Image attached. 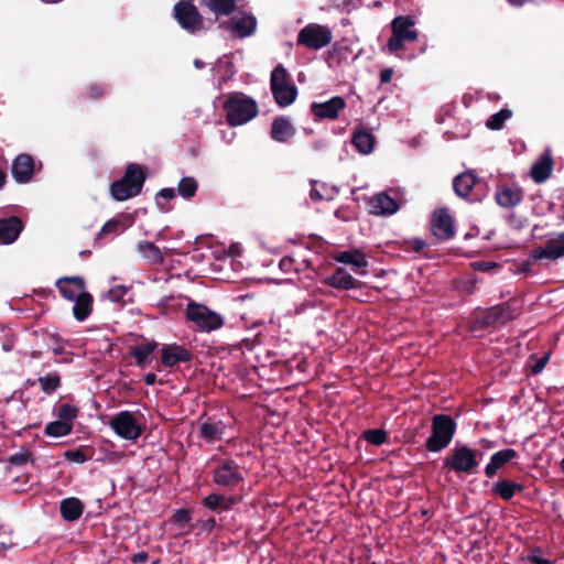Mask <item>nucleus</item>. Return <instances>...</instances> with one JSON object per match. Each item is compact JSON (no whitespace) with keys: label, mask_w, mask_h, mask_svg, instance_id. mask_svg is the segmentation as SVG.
Returning <instances> with one entry per match:
<instances>
[{"label":"nucleus","mask_w":564,"mask_h":564,"mask_svg":"<svg viewBox=\"0 0 564 564\" xmlns=\"http://www.w3.org/2000/svg\"><path fill=\"white\" fill-rule=\"evenodd\" d=\"M279 267L284 273L297 271V269L294 268V259L291 257H283L280 260Z\"/></svg>","instance_id":"nucleus-52"},{"label":"nucleus","mask_w":564,"mask_h":564,"mask_svg":"<svg viewBox=\"0 0 564 564\" xmlns=\"http://www.w3.org/2000/svg\"><path fill=\"white\" fill-rule=\"evenodd\" d=\"M564 256V232L556 238L549 239L542 246L531 250L530 258L533 260H555Z\"/></svg>","instance_id":"nucleus-15"},{"label":"nucleus","mask_w":564,"mask_h":564,"mask_svg":"<svg viewBox=\"0 0 564 564\" xmlns=\"http://www.w3.org/2000/svg\"><path fill=\"white\" fill-rule=\"evenodd\" d=\"M197 188V181L192 176L183 177L177 185L178 194L185 199H189L195 196Z\"/></svg>","instance_id":"nucleus-42"},{"label":"nucleus","mask_w":564,"mask_h":564,"mask_svg":"<svg viewBox=\"0 0 564 564\" xmlns=\"http://www.w3.org/2000/svg\"><path fill=\"white\" fill-rule=\"evenodd\" d=\"M56 286L63 297L74 301L80 292H84L85 281L80 276H64L57 280Z\"/></svg>","instance_id":"nucleus-27"},{"label":"nucleus","mask_w":564,"mask_h":564,"mask_svg":"<svg viewBox=\"0 0 564 564\" xmlns=\"http://www.w3.org/2000/svg\"><path fill=\"white\" fill-rule=\"evenodd\" d=\"M242 497L240 496H225L220 494H209L202 500V505L214 512L229 511L234 506L241 502Z\"/></svg>","instance_id":"nucleus-22"},{"label":"nucleus","mask_w":564,"mask_h":564,"mask_svg":"<svg viewBox=\"0 0 564 564\" xmlns=\"http://www.w3.org/2000/svg\"><path fill=\"white\" fill-rule=\"evenodd\" d=\"M333 40L332 31L321 24L310 23L297 34V44L310 50H321L327 46Z\"/></svg>","instance_id":"nucleus-10"},{"label":"nucleus","mask_w":564,"mask_h":564,"mask_svg":"<svg viewBox=\"0 0 564 564\" xmlns=\"http://www.w3.org/2000/svg\"><path fill=\"white\" fill-rule=\"evenodd\" d=\"M159 344L155 340L145 344L135 345L130 348V355L135 359V365L144 368L149 361L150 355L158 348Z\"/></svg>","instance_id":"nucleus-36"},{"label":"nucleus","mask_w":564,"mask_h":564,"mask_svg":"<svg viewBox=\"0 0 564 564\" xmlns=\"http://www.w3.org/2000/svg\"><path fill=\"white\" fill-rule=\"evenodd\" d=\"M23 230V223L18 216L0 218V243L14 242Z\"/></svg>","instance_id":"nucleus-25"},{"label":"nucleus","mask_w":564,"mask_h":564,"mask_svg":"<svg viewBox=\"0 0 564 564\" xmlns=\"http://www.w3.org/2000/svg\"><path fill=\"white\" fill-rule=\"evenodd\" d=\"M240 0H205L206 7L216 15H230Z\"/></svg>","instance_id":"nucleus-38"},{"label":"nucleus","mask_w":564,"mask_h":564,"mask_svg":"<svg viewBox=\"0 0 564 564\" xmlns=\"http://www.w3.org/2000/svg\"><path fill=\"white\" fill-rule=\"evenodd\" d=\"M415 20L411 15H398L391 21L392 35L387 46L390 53H397L404 47V42H415L419 33L413 29Z\"/></svg>","instance_id":"nucleus-8"},{"label":"nucleus","mask_w":564,"mask_h":564,"mask_svg":"<svg viewBox=\"0 0 564 564\" xmlns=\"http://www.w3.org/2000/svg\"><path fill=\"white\" fill-rule=\"evenodd\" d=\"M73 431V423L62 420L53 421L46 424L44 433L52 437H62L68 435Z\"/></svg>","instance_id":"nucleus-40"},{"label":"nucleus","mask_w":564,"mask_h":564,"mask_svg":"<svg viewBox=\"0 0 564 564\" xmlns=\"http://www.w3.org/2000/svg\"><path fill=\"white\" fill-rule=\"evenodd\" d=\"M346 107V101L341 96H334L324 102H313L311 105V112L317 119L336 120L339 112Z\"/></svg>","instance_id":"nucleus-17"},{"label":"nucleus","mask_w":564,"mask_h":564,"mask_svg":"<svg viewBox=\"0 0 564 564\" xmlns=\"http://www.w3.org/2000/svg\"><path fill=\"white\" fill-rule=\"evenodd\" d=\"M316 182H313L312 188L310 191V197L313 202L319 203L324 199L322 193L315 187Z\"/></svg>","instance_id":"nucleus-54"},{"label":"nucleus","mask_w":564,"mask_h":564,"mask_svg":"<svg viewBox=\"0 0 564 564\" xmlns=\"http://www.w3.org/2000/svg\"><path fill=\"white\" fill-rule=\"evenodd\" d=\"M140 253L152 264H161L164 261V257L153 242L142 241L138 245Z\"/></svg>","instance_id":"nucleus-39"},{"label":"nucleus","mask_w":564,"mask_h":564,"mask_svg":"<svg viewBox=\"0 0 564 564\" xmlns=\"http://www.w3.org/2000/svg\"><path fill=\"white\" fill-rule=\"evenodd\" d=\"M475 454H476L475 458H476V460L478 463V467H479L480 466V460H481V458L484 456V453L481 451H479V449H475Z\"/></svg>","instance_id":"nucleus-63"},{"label":"nucleus","mask_w":564,"mask_h":564,"mask_svg":"<svg viewBox=\"0 0 564 564\" xmlns=\"http://www.w3.org/2000/svg\"><path fill=\"white\" fill-rule=\"evenodd\" d=\"M334 260L339 263L351 265L354 272L357 274L364 275L367 273L366 268L368 267V261L366 254L357 248L335 253Z\"/></svg>","instance_id":"nucleus-21"},{"label":"nucleus","mask_w":564,"mask_h":564,"mask_svg":"<svg viewBox=\"0 0 564 564\" xmlns=\"http://www.w3.org/2000/svg\"><path fill=\"white\" fill-rule=\"evenodd\" d=\"M191 520L192 516L189 510L184 508L176 510L175 513L173 514V521L181 527L189 523Z\"/></svg>","instance_id":"nucleus-50"},{"label":"nucleus","mask_w":564,"mask_h":564,"mask_svg":"<svg viewBox=\"0 0 564 564\" xmlns=\"http://www.w3.org/2000/svg\"><path fill=\"white\" fill-rule=\"evenodd\" d=\"M107 86L99 83H93L86 87V96L91 100H98L107 94Z\"/></svg>","instance_id":"nucleus-46"},{"label":"nucleus","mask_w":564,"mask_h":564,"mask_svg":"<svg viewBox=\"0 0 564 564\" xmlns=\"http://www.w3.org/2000/svg\"><path fill=\"white\" fill-rule=\"evenodd\" d=\"M549 361V355H544L541 358L535 359V362L531 366V372L536 375L541 372Z\"/></svg>","instance_id":"nucleus-53"},{"label":"nucleus","mask_w":564,"mask_h":564,"mask_svg":"<svg viewBox=\"0 0 564 564\" xmlns=\"http://www.w3.org/2000/svg\"><path fill=\"white\" fill-rule=\"evenodd\" d=\"M518 456V452L513 448H505L496 452L491 455L489 463L485 467L486 477L494 478L501 468Z\"/></svg>","instance_id":"nucleus-24"},{"label":"nucleus","mask_w":564,"mask_h":564,"mask_svg":"<svg viewBox=\"0 0 564 564\" xmlns=\"http://www.w3.org/2000/svg\"><path fill=\"white\" fill-rule=\"evenodd\" d=\"M323 283L327 286L348 291L356 290L362 286V282L355 279L346 269L337 267L334 272L323 280Z\"/></svg>","instance_id":"nucleus-20"},{"label":"nucleus","mask_w":564,"mask_h":564,"mask_svg":"<svg viewBox=\"0 0 564 564\" xmlns=\"http://www.w3.org/2000/svg\"><path fill=\"white\" fill-rule=\"evenodd\" d=\"M35 173L34 159L26 153L19 154L11 164V174L19 184H26L32 181Z\"/></svg>","instance_id":"nucleus-16"},{"label":"nucleus","mask_w":564,"mask_h":564,"mask_svg":"<svg viewBox=\"0 0 564 564\" xmlns=\"http://www.w3.org/2000/svg\"><path fill=\"white\" fill-rule=\"evenodd\" d=\"M48 337V345H52V350L55 356H59L64 354V346L63 344L65 340L58 336L57 334H47Z\"/></svg>","instance_id":"nucleus-47"},{"label":"nucleus","mask_w":564,"mask_h":564,"mask_svg":"<svg viewBox=\"0 0 564 564\" xmlns=\"http://www.w3.org/2000/svg\"><path fill=\"white\" fill-rule=\"evenodd\" d=\"M404 250H412L415 253H420L423 251V249L426 247V242L421 238H413L410 240H405L404 242Z\"/></svg>","instance_id":"nucleus-48"},{"label":"nucleus","mask_w":564,"mask_h":564,"mask_svg":"<svg viewBox=\"0 0 564 564\" xmlns=\"http://www.w3.org/2000/svg\"><path fill=\"white\" fill-rule=\"evenodd\" d=\"M370 213L378 216L393 215L399 209L398 202L387 193L375 195L369 200Z\"/></svg>","instance_id":"nucleus-26"},{"label":"nucleus","mask_w":564,"mask_h":564,"mask_svg":"<svg viewBox=\"0 0 564 564\" xmlns=\"http://www.w3.org/2000/svg\"><path fill=\"white\" fill-rule=\"evenodd\" d=\"M186 318L205 332L216 330L224 325V318L219 314L195 302L187 304Z\"/></svg>","instance_id":"nucleus-9"},{"label":"nucleus","mask_w":564,"mask_h":564,"mask_svg":"<svg viewBox=\"0 0 564 564\" xmlns=\"http://www.w3.org/2000/svg\"><path fill=\"white\" fill-rule=\"evenodd\" d=\"M8 175L7 173L0 167V191L7 184Z\"/></svg>","instance_id":"nucleus-61"},{"label":"nucleus","mask_w":564,"mask_h":564,"mask_svg":"<svg viewBox=\"0 0 564 564\" xmlns=\"http://www.w3.org/2000/svg\"><path fill=\"white\" fill-rule=\"evenodd\" d=\"M351 142L360 153L369 154L375 148L376 138L368 130L357 129L352 133Z\"/></svg>","instance_id":"nucleus-34"},{"label":"nucleus","mask_w":564,"mask_h":564,"mask_svg":"<svg viewBox=\"0 0 564 564\" xmlns=\"http://www.w3.org/2000/svg\"><path fill=\"white\" fill-rule=\"evenodd\" d=\"M216 525V520L214 518L208 519L205 522V528L212 530Z\"/></svg>","instance_id":"nucleus-62"},{"label":"nucleus","mask_w":564,"mask_h":564,"mask_svg":"<svg viewBox=\"0 0 564 564\" xmlns=\"http://www.w3.org/2000/svg\"><path fill=\"white\" fill-rule=\"evenodd\" d=\"M192 359L193 354L184 346L169 344L161 348V365L165 368H173L180 362H189Z\"/></svg>","instance_id":"nucleus-19"},{"label":"nucleus","mask_w":564,"mask_h":564,"mask_svg":"<svg viewBox=\"0 0 564 564\" xmlns=\"http://www.w3.org/2000/svg\"><path fill=\"white\" fill-rule=\"evenodd\" d=\"M158 195L164 199H172L175 197V189L171 187L162 188Z\"/></svg>","instance_id":"nucleus-57"},{"label":"nucleus","mask_w":564,"mask_h":564,"mask_svg":"<svg viewBox=\"0 0 564 564\" xmlns=\"http://www.w3.org/2000/svg\"><path fill=\"white\" fill-rule=\"evenodd\" d=\"M457 424L451 415L436 414L432 419L431 435L425 442V448L438 453L446 448L456 432Z\"/></svg>","instance_id":"nucleus-6"},{"label":"nucleus","mask_w":564,"mask_h":564,"mask_svg":"<svg viewBox=\"0 0 564 564\" xmlns=\"http://www.w3.org/2000/svg\"><path fill=\"white\" fill-rule=\"evenodd\" d=\"M496 267H498V264L494 263V262H480V263H477V269L481 270V271H488L489 269L496 268Z\"/></svg>","instance_id":"nucleus-60"},{"label":"nucleus","mask_w":564,"mask_h":564,"mask_svg":"<svg viewBox=\"0 0 564 564\" xmlns=\"http://www.w3.org/2000/svg\"><path fill=\"white\" fill-rule=\"evenodd\" d=\"M212 463L213 482L218 487L231 490L245 481L242 467L234 458L213 456Z\"/></svg>","instance_id":"nucleus-5"},{"label":"nucleus","mask_w":564,"mask_h":564,"mask_svg":"<svg viewBox=\"0 0 564 564\" xmlns=\"http://www.w3.org/2000/svg\"><path fill=\"white\" fill-rule=\"evenodd\" d=\"M84 503L76 497L65 498L61 501L59 512L67 522L78 520L84 512Z\"/></svg>","instance_id":"nucleus-30"},{"label":"nucleus","mask_w":564,"mask_h":564,"mask_svg":"<svg viewBox=\"0 0 564 564\" xmlns=\"http://www.w3.org/2000/svg\"><path fill=\"white\" fill-rule=\"evenodd\" d=\"M147 180L143 167L137 163L127 165L123 176L110 185V195L118 202L138 196Z\"/></svg>","instance_id":"nucleus-3"},{"label":"nucleus","mask_w":564,"mask_h":564,"mask_svg":"<svg viewBox=\"0 0 564 564\" xmlns=\"http://www.w3.org/2000/svg\"><path fill=\"white\" fill-rule=\"evenodd\" d=\"M552 170H553V159L549 152H545L532 165L530 175L534 182L542 183L550 177Z\"/></svg>","instance_id":"nucleus-31"},{"label":"nucleus","mask_w":564,"mask_h":564,"mask_svg":"<svg viewBox=\"0 0 564 564\" xmlns=\"http://www.w3.org/2000/svg\"><path fill=\"white\" fill-rule=\"evenodd\" d=\"M475 456V448L467 444L456 443L444 457L442 468L457 475H475L478 473V463Z\"/></svg>","instance_id":"nucleus-4"},{"label":"nucleus","mask_w":564,"mask_h":564,"mask_svg":"<svg viewBox=\"0 0 564 564\" xmlns=\"http://www.w3.org/2000/svg\"><path fill=\"white\" fill-rule=\"evenodd\" d=\"M520 306L511 302H503L487 308H476L468 322L471 332L482 330L495 326L505 325L520 315Z\"/></svg>","instance_id":"nucleus-1"},{"label":"nucleus","mask_w":564,"mask_h":564,"mask_svg":"<svg viewBox=\"0 0 564 564\" xmlns=\"http://www.w3.org/2000/svg\"><path fill=\"white\" fill-rule=\"evenodd\" d=\"M74 301L73 315L78 322H83L91 313L94 299L90 293L84 291Z\"/></svg>","instance_id":"nucleus-33"},{"label":"nucleus","mask_w":564,"mask_h":564,"mask_svg":"<svg viewBox=\"0 0 564 564\" xmlns=\"http://www.w3.org/2000/svg\"><path fill=\"white\" fill-rule=\"evenodd\" d=\"M270 86L275 102L285 108L294 102L297 96V88L291 83L290 74L281 64L275 66L271 73Z\"/></svg>","instance_id":"nucleus-7"},{"label":"nucleus","mask_w":564,"mask_h":564,"mask_svg":"<svg viewBox=\"0 0 564 564\" xmlns=\"http://www.w3.org/2000/svg\"><path fill=\"white\" fill-rule=\"evenodd\" d=\"M295 134L289 118L284 116L276 117L271 123L270 137L278 142H286L290 138Z\"/></svg>","instance_id":"nucleus-29"},{"label":"nucleus","mask_w":564,"mask_h":564,"mask_svg":"<svg viewBox=\"0 0 564 564\" xmlns=\"http://www.w3.org/2000/svg\"><path fill=\"white\" fill-rule=\"evenodd\" d=\"M78 413L79 409L69 403H62L57 408V417L64 422L73 423Z\"/></svg>","instance_id":"nucleus-45"},{"label":"nucleus","mask_w":564,"mask_h":564,"mask_svg":"<svg viewBox=\"0 0 564 564\" xmlns=\"http://www.w3.org/2000/svg\"><path fill=\"white\" fill-rule=\"evenodd\" d=\"M226 121L230 127L242 126L258 115V104L243 93L229 94L223 104Z\"/></svg>","instance_id":"nucleus-2"},{"label":"nucleus","mask_w":564,"mask_h":564,"mask_svg":"<svg viewBox=\"0 0 564 564\" xmlns=\"http://www.w3.org/2000/svg\"><path fill=\"white\" fill-rule=\"evenodd\" d=\"M529 561L531 564H552L551 561L536 555L530 556Z\"/></svg>","instance_id":"nucleus-58"},{"label":"nucleus","mask_w":564,"mask_h":564,"mask_svg":"<svg viewBox=\"0 0 564 564\" xmlns=\"http://www.w3.org/2000/svg\"><path fill=\"white\" fill-rule=\"evenodd\" d=\"M432 235L438 241H448L456 235L455 220L447 208H438L433 212L430 220Z\"/></svg>","instance_id":"nucleus-13"},{"label":"nucleus","mask_w":564,"mask_h":564,"mask_svg":"<svg viewBox=\"0 0 564 564\" xmlns=\"http://www.w3.org/2000/svg\"><path fill=\"white\" fill-rule=\"evenodd\" d=\"M133 223V219L130 215L121 214L118 217H115L108 220L98 232L95 242H98L108 237H113L122 234L127 230Z\"/></svg>","instance_id":"nucleus-23"},{"label":"nucleus","mask_w":564,"mask_h":564,"mask_svg":"<svg viewBox=\"0 0 564 564\" xmlns=\"http://www.w3.org/2000/svg\"><path fill=\"white\" fill-rule=\"evenodd\" d=\"M523 199V189L516 183H501L495 193L496 203L503 208H513Z\"/></svg>","instance_id":"nucleus-14"},{"label":"nucleus","mask_w":564,"mask_h":564,"mask_svg":"<svg viewBox=\"0 0 564 564\" xmlns=\"http://www.w3.org/2000/svg\"><path fill=\"white\" fill-rule=\"evenodd\" d=\"M37 383L44 394L51 395L62 386V377L58 371L47 372L45 376L37 378Z\"/></svg>","instance_id":"nucleus-37"},{"label":"nucleus","mask_w":564,"mask_h":564,"mask_svg":"<svg viewBox=\"0 0 564 564\" xmlns=\"http://www.w3.org/2000/svg\"><path fill=\"white\" fill-rule=\"evenodd\" d=\"M113 432L123 440L137 441L143 433V426L130 411L117 413L109 422Z\"/></svg>","instance_id":"nucleus-11"},{"label":"nucleus","mask_w":564,"mask_h":564,"mask_svg":"<svg viewBox=\"0 0 564 564\" xmlns=\"http://www.w3.org/2000/svg\"><path fill=\"white\" fill-rule=\"evenodd\" d=\"M523 486L510 479H499L491 487V492L505 501L511 500L517 492H522Z\"/></svg>","instance_id":"nucleus-32"},{"label":"nucleus","mask_w":564,"mask_h":564,"mask_svg":"<svg viewBox=\"0 0 564 564\" xmlns=\"http://www.w3.org/2000/svg\"><path fill=\"white\" fill-rule=\"evenodd\" d=\"M173 17L177 23L189 33L203 29V17L192 1L182 0L174 4Z\"/></svg>","instance_id":"nucleus-12"},{"label":"nucleus","mask_w":564,"mask_h":564,"mask_svg":"<svg viewBox=\"0 0 564 564\" xmlns=\"http://www.w3.org/2000/svg\"><path fill=\"white\" fill-rule=\"evenodd\" d=\"M224 25L235 35L247 37L256 32L257 19L251 13L243 12L231 17Z\"/></svg>","instance_id":"nucleus-18"},{"label":"nucleus","mask_w":564,"mask_h":564,"mask_svg":"<svg viewBox=\"0 0 564 564\" xmlns=\"http://www.w3.org/2000/svg\"><path fill=\"white\" fill-rule=\"evenodd\" d=\"M143 380L147 386H153L156 382V375L153 372H148L144 375Z\"/></svg>","instance_id":"nucleus-59"},{"label":"nucleus","mask_w":564,"mask_h":564,"mask_svg":"<svg viewBox=\"0 0 564 564\" xmlns=\"http://www.w3.org/2000/svg\"><path fill=\"white\" fill-rule=\"evenodd\" d=\"M512 111L510 109L503 108L500 111L491 115L486 122V126L490 130H500L502 129L507 119L511 118Z\"/></svg>","instance_id":"nucleus-43"},{"label":"nucleus","mask_w":564,"mask_h":564,"mask_svg":"<svg viewBox=\"0 0 564 564\" xmlns=\"http://www.w3.org/2000/svg\"><path fill=\"white\" fill-rule=\"evenodd\" d=\"M194 66H195L197 69H202V68H204L205 63H204L202 59L196 58V59L194 61Z\"/></svg>","instance_id":"nucleus-64"},{"label":"nucleus","mask_w":564,"mask_h":564,"mask_svg":"<svg viewBox=\"0 0 564 564\" xmlns=\"http://www.w3.org/2000/svg\"><path fill=\"white\" fill-rule=\"evenodd\" d=\"M362 438L372 445L380 446L387 442L388 434L382 429L366 430L362 433Z\"/></svg>","instance_id":"nucleus-44"},{"label":"nucleus","mask_w":564,"mask_h":564,"mask_svg":"<svg viewBox=\"0 0 564 564\" xmlns=\"http://www.w3.org/2000/svg\"><path fill=\"white\" fill-rule=\"evenodd\" d=\"M393 76V69L392 68H384L380 73V83L387 84L391 82V78Z\"/></svg>","instance_id":"nucleus-56"},{"label":"nucleus","mask_w":564,"mask_h":564,"mask_svg":"<svg viewBox=\"0 0 564 564\" xmlns=\"http://www.w3.org/2000/svg\"><path fill=\"white\" fill-rule=\"evenodd\" d=\"M94 453H95L94 448L88 447V446H80L75 449L66 451L64 453V457L72 463L83 464V463L91 459L94 456Z\"/></svg>","instance_id":"nucleus-41"},{"label":"nucleus","mask_w":564,"mask_h":564,"mask_svg":"<svg viewBox=\"0 0 564 564\" xmlns=\"http://www.w3.org/2000/svg\"><path fill=\"white\" fill-rule=\"evenodd\" d=\"M127 293V288L123 285H116L108 291V297L112 302H119Z\"/></svg>","instance_id":"nucleus-51"},{"label":"nucleus","mask_w":564,"mask_h":564,"mask_svg":"<svg viewBox=\"0 0 564 564\" xmlns=\"http://www.w3.org/2000/svg\"><path fill=\"white\" fill-rule=\"evenodd\" d=\"M477 177L473 172H464L457 175L453 181V188L459 197H467L474 186Z\"/></svg>","instance_id":"nucleus-35"},{"label":"nucleus","mask_w":564,"mask_h":564,"mask_svg":"<svg viewBox=\"0 0 564 564\" xmlns=\"http://www.w3.org/2000/svg\"><path fill=\"white\" fill-rule=\"evenodd\" d=\"M226 425L223 421L208 419L199 424V436L206 443H215L224 436Z\"/></svg>","instance_id":"nucleus-28"},{"label":"nucleus","mask_w":564,"mask_h":564,"mask_svg":"<svg viewBox=\"0 0 564 564\" xmlns=\"http://www.w3.org/2000/svg\"><path fill=\"white\" fill-rule=\"evenodd\" d=\"M32 454L30 452H21L13 454L9 457L8 462L14 466H23L31 460Z\"/></svg>","instance_id":"nucleus-49"},{"label":"nucleus","mask_w":564,"mask_h":564,"mask_svg":"<svg viewBox=\"0 0 564 564\" xmlns=\"http://www.w3.org/2000/svg\"><path fill=\"white\" fill-rule=\"evenodd\" d=\"M148 557H149L148 553L144 551H141L139 553L133 554V556L131 557V561L134 564H144L148 561Z\"/></svg>","instance_id":"nucleus-55"}]
</instances>
